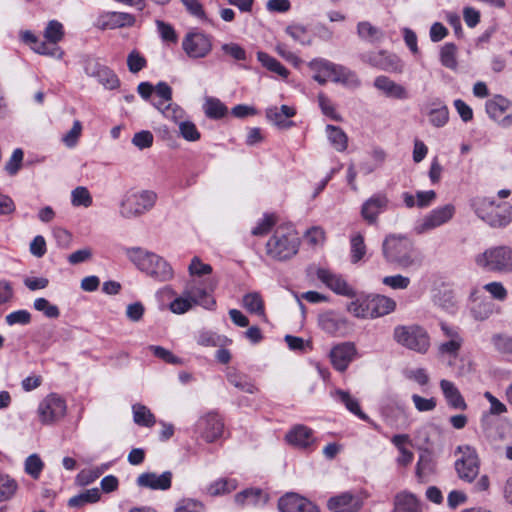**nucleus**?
I'll list each match as a JSON object with an SVG mask.
<instances>
[{
	"label": "nucleus",
	"mask_w": 512,
	"mask_h": 512,
	"mask_svg": "<svg viewBox=\"0 0 512 512\" xmlns=\"http://www.w3.org/2000/svg\"><path fill=\"white\" fill-rule=\"evenodd\" d=\"M35 310L42 312L47 318L56 319L60 315L59 308L51 304L46 298H36L33 303Z\"/></svg>",
	"instance_id": "4d7b16f0"
},
{
	"label": "nucleus",
	"mask_w": 512,
	"mask_h": 512,
	"mask_svg": "<svg viewBox=\"0 0 512 512\" xmlns=\"http://www.w3.org/2000/svg\"><path fill=\"white\" fill-rule=\"evenodd\" d=\"M455 213L456 207L451 203L436 207L416 223L414 230L417 234H425L448 223Z\"/></svg>",
	"instance_id": "0eeeda50"
},
{
	"label": "nucleus",
	"mask_w": 512,
	"mask_h": 512,
	"mask_svg": "<svg viewBox=\"0 0 512 512\" xmlns=\"http://www.w3.org/2000/svg\"><path fill=\"white\" fill-rule=\"evenodd\" d=\"M491 343L495 350L512 358V336L507 334H494Z\"/></svg>",
	"instance_id": "8fccbe9b"
},
{
	"label": "nucleus",
	"mask_w": 512,
	"mask_h": 512,
	"mask_svg": "<svg viewBox=\"0 0 512 512\" xmlns=\"http://www.w3.org/2000/svg\"><path fill=\"white\" fill-rule=\"evenodd\" d=\"M300 239L292 226H279L266 243V254L273 260L285 261L298 252Z\"/></svg>",
	"instance_id": "f03ea898"
},
{
	"label": "nucleus",
	"mask_w": 512,
	"mask_h": 512,
	"mask_svg": "<svg viewBox=\"0 0 512 512\" xmlns=\"http://www.w3.org/2000/svg\"><path fill=\"white\" fill-rule=\"evenodd\" d=\"M374 87L389 98L398 100H406L409 98V93L403 85L396 83L384 75L374 79Z\"/></svg>",
	"instance_id": "a878e982"
},
{
	"label": "nucleus",
	"mask_w": 512,
	"mask_h": 512,
	"mask_svg": "<svg viewBox=\"0 0 512 512\" xmlns=\"http://www.w3.org/2000/svg\"><path fill=\"white\" fill-rule=\"evenodd\" d=\"M374 318L382 317L393 312L396 302L384 295H369Z\"/></svg>",
	"instance_id": "2f4dec72"
},
{
	"label": "nucleus",
	"mask_w": 512,
	"mask_h": 512,
	"mask_svg": "<svg viewBox=\"0 0 512 512\" xmlns=\"http://www.w3.org/2000/svg\"><path fill=\"white\" fill-rule=\"evenodd\" d=\"M382 254L388 263L403 270H417L423 264V255L404 235H387L382 243Z\"/></svg>",
	"instance_id": "f257e3e1"
},
{
	"label": "nucleus",
	"mask_w": 512,
	"mask_h": 512,
	"mask_svg": "<svg viewBox=\"0 0 512 512\" xmlns=\"http://www.w3.org/2000/svg\"><path fill=\"white\" fill-rule=\"evenodd\" d=\"M296 115V109L292 106H272L266 109L267 120L279 129H289L294 126L290 118Z\"/></svg>",
	"instance_id": "b1692460"
},
{
	"label": "nucleus",
	"mask_w": 512,
	"mask_h": 512,
	"mask_svg": "<svg viewBox=\"0 0 512 512\" xmlns=\"http://www.w3.org/2000/svg\"><path fill=\"white\" fill-rule=\"evenodd\" d=\"M440 388L449 407L465 410L467 404L456 385L446 379L440 381Z\"/></svg>",
	"instance_id": "bb28decb"
},
{
	"label": "nucleus",
	"mask_w": 512,
	"mask_h": 512,
	"mask_svg": "<svg viewBox=\"0 0 512 512\" xmlns=\"http://www.w3.org/2000/svg\"><path fill=\"white\" fill-rule=\"evenodd\" d=\"M188 271L192 277H201L211 274L213 269L211 265L203 263L199 257L195 256L189 264Z\"/></svg>",
	"instance_id": "bf43d9fd"
},
{
	"label": "nucleus",
	"mask_w": 512,
	"mask_h": 512,
	"mask_svg": "<svg viewBox=\"0 0 512 512\" xmlns=\"http://www.w3.org/2000/svg\"><path fill=\"white\" fill-rule=\"evenodd\" d=\"M128 258L138 267L157 281H168L173 277V270L162 257L144 251L141 248L127 249Z\"/></svg>",
	"instance_id": "7ed1b4c3"
},
{
	"label": "nucleus",
	"mask_w": 512,
	"mask_h": 512,
	"mask_svg": "<svg viewBox=\"0 0 512 512\" xmlns=\"http://www.w3.org/2000/svg\"><path fill=\"white\" fill-rule=\"evenodd\" d=\"M92 196L89 190L84 186H78L71 192V204L74 207L83 206L88 208L92 205Z\"/></svg>",
	"instance_id": "603ef678"
},
{
	"label": "nucleus",
	"mask_w": 512,
	"mask_h": 512,
	"mask_svg": "<svg viewBox=\"0 0 512 512\" xmlns=\"http://www.w3.org/2000/svg\"><path fill=\"white\" fill-rule=\"evenodd\" d=\"M203 108L206 116L211 119H220L227 113V107L219 99L214 97H207Z\"/></svg>",
	"instance_id": "79ce46f5"
},
{
	"label": "nucleus",
	"mask_w": 512,
	"mask_h": 512,
	"mask_svg": "<svg viewBox=\"0 0 512 512\" xmlns=\"http://www.w3.org/2000/svg\"><path fill=\"white\" fill-rule=\"evenodd\" d=\"M135 17L125 12H104L98 16L95 26L100 30L131 27L135 24Z\"/></svg>",
	"instance_id": "6ab92c4d"
},
{
	"label": "nucleus",
	"mask_w": 512,
	"mask_h": 512,
	"mask_svg": "<svg viewBox=\"0 0 512 512\" xmlns=\"http://www.w3.org/2000/svg\"><path fill=\"white\" fill-rule=\"evenodd\" d=\"M482 260L490 270L510 272L512 271V248L498 246L488 249L482 254Z\"/></svg>",
	"instance_id": "f8f14e48"
},
{
	"label": "nucleus",
	"mask_w": 512,
	"mask_h": 512,
	"mask_svg": "<svg viewBox=\"0 0 512 512\" xmlns=\"http://www.w3.org/2000/svg\"><path fill=\"white\" fill-rule=\"evenodd\" d=\"M204 510L201 502L190 498L180 500L175 508V512H204Z\"/></svg>",
	"instance_id": "338daca9"
},
{
	"label": "nucleus",
	"mask_w": 512,
	"mask_h": 512,
	"mask_svg": "<svg viewBox=\"0 0 512 512\" xmlns=\"http://www.w3.org/2000/svg\"><path fill=\"white\" fill-rule=\"evenodd\" d=\"M134 422L140 426L151 427L155 424V417L151 411L142 404L132 406Z\"/></svg>",
	"instance_id": "c03bdc74"
},
{
	"label": "nucleus",
	"mask_w": 512,
	"mask_h": 512,
	"mask_svg": "<svg viewBox=\"0 0 512 512\" xmlns=\"http://www.w3.org/2000/svg\"><path fill=\"white\" fill-rule=\"evenodd\" d=\"M367 248L364 242V236L357 232L350 236V256L352 263H358L361 261L365 254Z\"/></svg>",
	"instance_id": "a19ab883"
},
{
	"label": "nucleus",
	"mask_w": 512,
	"mask_h": 512,
	"mask_svg": "<svg viewBox=\"0 0 512 512\" xmlns=\"http://www.w3.org/2000/svg\"><path fill=\"white\" fill-rule=\"evenodd\" d=\"M361 60L372 67L388 72H401L403 68L400 59L385 50L364 53L361 55Z\"/></svg>",
	"instance_id": "2eb2a0df"
},
{
	"label": "nucleus",
	"mask_w": 512,
	"mask_h": 512,
	"mask_svg": "<svg viewBox=\"0 0 512 512\" xmlns=\"http://www.w3.org/2000/svg\"><path fill=\"white\" fill-rule=\"evenodd\" d=\"M394 339L400 345L415 352L425 354L430 348V337L420 326H397Z\"/></svg>",
	"instance_id": "39448f33"
},
{
	"label": "nucleus",
	"mask_w": 512,
	"mask_h": 512,
	"mask_svg": "<svg viewBox=\"0 0 512 512\" xmlns=\"http://www.w3.org/2000/svg\"><path fill=\"white\" fill-rule=\"evenodd\" d=\"M326 132L331 145L339 152H343L347 148L348 138L345 132L337 126L327 125Z\"/></svg>",
	"instance_id": "58836bf2"
},
{
	"label": "nucleus",
	"mask_w": 512,
	"mask_h": 512,
	"mask_svg": "<svg viewBox=\"0 0 512 512\" xmlns=\"http://www.w3.org/2000/svg\"><path fill=\"white\" fill-rule=\"evenodd\" d=\"M216 281L207 279L205 281L206 287H201L195 280L187 284L185 288V295H187L192 302L193 306L200 305L205 309L212 310L215 307V300L211 297L208 291H213L216 287Z\"/></svg>",
	"instance_id": "4468645a"
},
{
	"label": "nucleus",
	"mask_w": 512,
	"mask_h": 512,
	"mask_svg": "<svg viewBox=\"0 0 512 512\" xmlns=\"http://www.w3.org/2000/svg\"><path fill=\"white\" fill-rule=\"evenodd\" d=\"M333 397L343 403L345 407L362 420H368V416L362 412L357 399L353 398L348 392L337 389L333 392Z\"/></svg>",
	"instance_id": "c9c22d12"
},
{
	"label": "nucleus",
	"mask_w": 512,
	"mask_h": 512,
	"mask_svg": "<svg viewBox=\"0 0 512 512\" xmlns=\"http://www.w3.org/2000/svg\"><path fill=\"white\" fill-rule=\"evenodd\" d=\"M286 33L294 39L296 42H299L302 45H310L312 40L311 36L308 33V30L305 26L300 24L289 25L286 28Z\"/></svg>",
	"instance_id": "6e6d98bb"
},
{
	"label": "nucleus",
	"mask_w": 512,
	"mask_h": 512,
	"mask_svg": "<svg viewBox=\"0 0 512 512\" xmlns=\"http://www.w3.org/2000/svg\"><path fill=\"white\" fill-rule=\"evenodd\" d=\"M84 70L88 76L96 78L107 89L113 90L120 85L117 75L94 59L86 60Z\"/></svg>",
	"instance_id": "dca6fc26"
},
{
	"label": "nucleus",
	"mask_w": 512,
	"mask_h": 512,
	"mask_svg": "<svg viewBox=\"0 0 512 512\" xmlns=\"http://www.w3.org/2000/svg\"><path fill=\"white\" fill-rule=\"evenodd\" d=\"M157 26V31L164 42L168 43H176L177 42V34L175 29L168 23L162 20L155 21Z\"/></svg>",
	"instance_id": "052dcab7"
},
{
	"label": "nucleus",
	"mask_w": 512,
	"mask_h": 512,
	"mask_svg": "<svg viewBox=\"0 0 512 512\" xmlns=\"http://www.w3.org/2000/svg\"><path fill=\"white\" fill-rule=\"evenodd\" d=\"M357 34L360 39L371 44L380 42L384 38V32L368 21L357 24Z\"/></svg>",
	"instance_id": "72a5a7b5"
},
{
	"label": "nucleus",
	"mask_w": 512,
	"mask_h": 512,
	"mask_svg": "<svg viewBox=\"0 0 512 512\" xmlns=\"http://www.w3.org/2000/svg\"><path fill=\"white\" fill-rule=\"evenodd\" d=\"M44 468V463L36 453L29 455L24 463L25 472L33 479H38Z\"/></svg>",
	"instance_id": "5fc2aeb1"
},
{
	"label": "nucleus",
	"mask_w": 512,
	"mask_h": 512,
	"mask_svg": "<svg viewBox=\"0 0 512 512\" xmlns=\"http://www.w3.org/2000/svg\"><path fill=\"white\" fill-rule=\"evenodd\" d=\"M172 478L173 474L171 471H164L161 474L144 472L137 477L136 484L140 488L166 491L171 488Z\"/></svg>",
	"instance_id": "aec40b11"
},
{
	"label": "nucleus",
	"mask_w": 512,
	"mask_h": 512,
	"mask_svg": "<svg viewBox=\"0 0 512 512\" xmlns=\"http://www.w3.org/2000/svg\"><path fill=\"white\" fill-rule=\"evenodd\" d=\"M316 275L317 278L334 293L350 298L356 296L354 288L348 284L342 275L333 273L332 271L325 268L317 269Z\"/></svg>",
	"instance_id": "f3484780"
},
{
	"label": "nucleus",
	"mask_w": 512,
	"mask_h": 512,
	"mask_svg": "<svg viewBox=\"0 0 512 512\" xmlns=\"http://www.w3.org/2000/svg\"><path fill=\"white\" fill-rule=\"evenodd\" d=\"M357 353L356 347L352 342H344L334 346L330 351V359L333 367L343 372L353 361Z\"/></svg>",
	"instance_id": "412c9836"
},
{
	"label": "nucleus",
	"mask_w": 512,
	"mask_h": 512,
	"mask_svg": "<svg viewBox=\"0 0 512 512\" xmlns=\"http://www.w3.org/2000/svg\"><path fill=\"white\" fill-rule=\"evenodd\" d=\"M182 48L190 58H204L212 50V41L202 32H189L182 41Z\"/></svg>",
	"instance_id": "ddd939ff"
},
{
	"label": "nucleus",
	"mask_w": 512,
	"mask_h": 512,
	"mask_svg": "<svg viewBox=\"0 0 512 512\" xmlns=\"http://www.w3.org/2000/svg\"><path fill=\"white\" fill-rule=\"evenodd\" d=\"M318 324L324 332L331 335L344 336L350 329L348 319L334 311L319 315Z\"/></svg>",
	"instance_id": "a211bd4d"
},
{
	"label": "nucleus",
	"mask_w": 512,
	"mask_h": 512,
	"mask_svg": "<svg viewBox=\"0 0 512 512\" xmlns=\"http://www.w3.org/2000/svg\"><path fill=\"white\" fill-rule=\"evenodd\" d=\"M268 501L266 494L259 488H248L235 495V502L240 506L265 504Z\"/></svg>",
	"instance_id": "c756f323"
},
{
	"label": "nucleus",
	"mask_w": 512,
	"mask_h": 512,
	"mask_svg": "<svg viewBox=\"0 0 512 512\" xmlns=\"http://www.w3.org/2000/svg\"><path fill=\"white\" fill-rule=\"evenodd\" d=\"M482 210L485 220L491 227H504L512 221V205L505 201L496 203L488 198L482 199Z\"/></svg>",
	"instance_id": "6e6552de"
},
{
	"label": "nucleus",
	"mask_w": 512,
	"mask_h": 512,
	"mask_svg": "<svg viewBox=\"0 0 512 512\" xmlns=\"http://www.w3.org/2000/svg\"><path fill=\"white\" fill-rule=\"evenodd\" d=\"M286 439L290 444L297 446L299 448H308L315 441L312 429L304 425L295 426L286 435Z\"/></svg>",
	"instance_id": "c85d7f7f"
},
{
	"label": "nucleus",
	"mask_w": 512,
	"mask_h": 512,
	"mask_svg": "<svg viewBox=\"0 0 512 512\" xmlns=\"http://www.w3.org/2000/svg\"><path fill=\"white\" fill-rule=\"evenodd\" d=\"M195 432L207 443H212L222 437L224 422L217 412L202 415L195 423Z\"/></svg>",
	"instance_id": "1a4fd4ad"
},
{
	"label": "nucleus",
	"mask_w": 512,
	"mask_h": 512,
	"mask_svg": "<svg viewBox=\"0 0 512 512\" xmlns=\"http://www.w3.org/2000/svg\"><path fill=\"white\" fill-rule=\"evenodd\" d=\"M411 399L416 410L419 412H430L437 406V401L434 397L424 398L418 394H413Z\"/></svg>",
	"instance_id": "e2e57ef3"
},
{
	"label": "nucleus",
	"mask_w": 512,
	"mask_h": 512,
	"mask_svg": "<svg viewBox=\"0 0 512 512\" xmlns=\"http://www.w3.org/2000/svg\"><path fill=\"white\" fill-rule=\"evenodd\" d=\"M389 200L385 194H375L361 207V216L368 224H375L378 216L386 210Z\"/></svg>",
	"instance_id": "5701e85b"
},
{
	"label": "nucleus",
	"mask_w": 512,
	"mask_h": 512,
	"mask_svg": "<svg viewBox=\"0 0 512 512\" xmlns=\"http://www.w3.org/2000/svg\"><path fill=\"white\" fill-rule=\"evenodd\" d=\"M488 117L502 127L512 125V102L502 95H495L485 103Z\"/></svg>",
	"instance_id": "9b49d317"
},
{
	"label": "nucleus",
	"mask_w": 512,
	"mask_h": 512,
	"mask_svg": "<svg viewBox=\"0 0 512 512\" xmlns=\"http://www.w3.org/2000/svg\"><path fill=\"white\" fill-rule=\"evenodd\" d=\"M280 512H318V508L306 498L296 494L287 493L278 501Z\"/></svg>",
	"instance_id": "4be33fe9"
},
{
	"label": "nucleus",
	"mask_w": 512,
	"mask_h": 512,
	"mask_svg": "<svg viewBox=\"0 0 512 512\" xmlns=\"http://www.w3.org/2000/svg\"><path fill=\"white\" fill-rule=\"evenodd\" d=\"M147 61L138 51L133 50L128 54L127 66L131 73L136 74L145 68Z\"/></svg>",
	"instance_id": "680f3d73"
},
{
	"label": "nucleus",
	"mask_w": 512,
	"mask_h": 512,
	"mask_svg": "<svg viewBox=\"0 0 512 512\" xmlns=\"http://www.w3.org/2000/svg\"><path fill=\"white\" fill-rule=\"evenodd\" d=\"M64 37L63 25L57 20H51L48 22L44 30V38L50 44L56 46Z\"/></svg>",
	"instance_id": "09e8293b"
},
{
	"label": "nucleus",
	"mask_w": 512,
	"mask_h": 512,
	"mask_svg": "<svg viewBox=\"0 0 512 512\" xmlns=\"http://www.w3.org/2000/svg\"><path fill=\"white\" fill-rule=\"evenodd\" d=\"M243 307L251 314L258 316H265L264 301L260 293L250 292L243 296L242 299Z\"/></svg>",
	"instance_id": "e433bc0d"
},
{
	"label": "nucleus",
	"mask_w": 512,
	"mask_h": 512,
	"mask_svg": "<svg viewBox=\"0 0 512 512\" xmlns=\"http://www.w3.org/2000/svg\"><path fill=\"white\" fill-rule=\"evenodd\" d=\"M18 489V484L15 479L7 474L0 476V502L11 499Z\"/></svg>",
	"instance_id": "de8ad7c7"
},
{
	"label": "nucleus",
	"mask_w": 512,
	"mask_h": 512,
	"mask_svg": "<svg viewBox=\"0 0 512 512\" xmlns=\"http://www.w3.org/2000/svg\"><path fill=\"white\" fill-rule=\"evenodd\" d=\"M157 95L161 98V101L154 103V106L161 110L172 99V89L166 82H159L155 87Z\"/></svg>",
	"instance_id": "0e129e2a"
},
{
	"label": "nucleus",
	"mask_w": 512,
	"mask_h": 512,
	"mask_svg": "<svg viewBox=\"0 0 512 512\" xmlns=\"http://www.w3.org/2000/svg\"><path fill=\"white\" fill-rule=\"evenodd\" d=\"M257 59L270 72L277 74L282 79L288 78L289 71L274 57L265 52H258Z\"/></svg>",
	"instance_id": "4c0bfd02"
},
{
	"label": "nucleus",
	"mask_w": 512,
	"mask_h": 512,
	"mask_svg": "<svg viewBox=\"0 0 512 512\" xmlns=\"http://www.w3.org/2000/svg\"><path fill=\"white\" fill-rule=\"evenodd\" d=\"M371 300L368 296H360L347 305V311L357 318L374 319Z\"/></svg>",
	"instance_id": "7c9ffc66"
},
{
	"label": "nucleus",
	"mask_w": 512,
	"mask_h": 512,
	"mask_svg": "<svg viewBox=\"0 0 512 512\" xmlns=\"http://www.w3.org/2000/svg\"><path fill=\"white\" fill-rule=\"evenodd\" d=\"M237 488V481L235 479H218L211 483L207 488V492L211 496H218L224 493H230Z\"/></svg>",
	"instance_id": "a18cd8bd"
},
{
	"label": "nucleus",
	"mask_w": 512,
	"mask_h": 512,
	"mask_svg": "<svg viewBox=\"0 0 512 512\" xmlns=\"http://www.w3.org/2000/svg\"><path fill=\"white\" fill-rule=\"evenodd\" d=\"M393 512H422V509L415 494L401 491L394 497Z\"/></svg>",
	"instance_id": "cd10ccee"
},
{
	"label": "nucleus",
	"mask_w": 512,
	"mask_h": 512,
	"mask_svg": "<svg viewBox=\"0 0 512 512\" xmlns=\"http://www.w3.org/2000/svg\"><path fill=\"white\" fill-rule=\"evenodd\" d=\"M456 51L457 48L453 43H446L440 51V61L443 66L449 68L451 70H456L457 68V60H456Z\"/></svg>",
	"instance_id": "864d4df0"
},
{
	"label": "nucleus",
	"mask_w": 512,
	"mask_h": 512,
	"mask_svg": "<svg viewBox=\"0 0 512 512\" xmlns=\"http://www.w3.org/2000/svg\"><path fill=\"white\" fill-rule=\"evenodd\" d=\"M458 451L461 458L455 462V469L458 477L466 482H472L479 474V459L477 451L469 446H459Z\"/></svg>",
	"instance_id": "9d476101"
},
{
	"label": "nucleus",
	"mask_w": 512,
	"mask_h": 512,
	"mask_svg": "<svg viewBox=\"0 0 512 512\" xmlns=\"http://www.w3.org/2000/svg\"><path fill=\"white\" fill-rule=\"evenodd\" d=\"M435 466V461L429 453L420 454L415 471L418 481L427 482L428 477L435 473Z\"/></svg>",
	"instance_id": "f704fd0d"
},
{
	"label": "nucleus",
	"mask_w": 512,
	"mask_h": 512,
	"mask_svg": "<svg viewBox=\"0 0 512 512\" xmlns=\"http://www.w3.org/2000/svg\"><path fill=\"white\" fill-rule=\"evenodd\" d=\"M193 307L189 297L185 295V291L181 296L177 297L170 303V310L175 314H183Z\"/></svg>",
	"instance_id": "774afa93"
},
{
	"label": "nucleus",
	"mask_w": 512,
	"mask_h": 512,
	"mask_svg": "<svg viewBox=\"0 0 512 512\" xmlns=\"http://www.w3.org/2000/svg\"><path fill=\"white\" fill-rule=\"evenodd\" d=\"M178 127L180 135L189 142L198 141L201 137L196 125L189 120L180 121Z\"/></svg>",
	"instance_id": "13d9d810"
},
{
	"label": "nucleus",
	"mask_w": 512,
	"mask_h": 512,
	"mask_svg": "<svg viewBox=\"0 0 512 512\" xmlns=\"http://www.w3.org/2000/svg\"><path fill=\"white\" fill-rule=\"evenodd\" d=\"M157 200V194L151 190L130 191L120 204V215L126 219L139 217L150 211Z\"/></svg>",
	"instance_id": "20e7f679"
},
{
	"label": "nucleus",
	"mask_w": 512,
	"mask_h": 512,
	"mask_svg": "<svg viewBox=\"0 0 512 512\" xmlns=\"http://www.w3.org/2000/svg\"><path fill=\"white\" fill-rule=\"evenodd\" d=\"M81 132L82 124L79 120H75L72 128L62 137L63 143L69 148L76 146Z\"/></svg>",
	"instance_id": "69168bd1"
},
{
	"label": "nucleus",
	"mask_w": 512,
	"mask_h": 512,
	"mask_svg": "<svg viewBox=\"0 0 512 512\" xmlns=\"http://www.w3.org/2000/svg\"><path fill=\"white\" fill-rule=\"evenodd\" d=\"M328 509L331 512H357L362 503L358 497L350 492H344L331 497L327 502Z\"/></svg>",
	"instance_id": "393cba45"
},
{
	"label": "nucleus",
	"mask_w": 512,
	"mask_h": 512,
	"mask_svg": "<svg viewBox=\"0 0 512 512\" xmlns=\"http://www.w3.org/2000/svg\"><path fill=\"white\" fill-rule=\"evenodd\" d=\"M332 81L352 89L358 88L361 84L359 77L354 71L339 64H337V67L334 71Z\"/></svg>",
	"instance_id": "473e14b6"
},
{
	"label": "nucleus",
	"mask_w": 512,
	"mask_h": 512,
	"mask_svg": "<svg viewBox=\"0 0 512 512\" xmlns=\"http://www.w3.org/2000/svg\"><path fill=\"white\" fill-rule=\"evenodd\" d=\"M308 67L313 72H319L325 75L326 77L330 78V80L332 81V77L337 67V64L323 58H316L308 63Z\"/></svg>",
	"instance_id": "3c124183"
},
{
	"label": "nucleus",
	"mask_w": 512,
	"mask_h": 512,
	"mask_svg": "<svg viewBox=\"0 0 512 512\" xmlns=\"http://www.w3.org/2000/svg\"><path fill=\"white\" fill-rule=\"evenodd\" d=\"M463 344V339H457V340H447L443 343H441L438 347V353L440 357H447L448 364L451 365L452 358H456L458 356L459 350Z\"/></svg>",
	"instance_id": "49530a36"
},
{
	"label": "nucleus",
	"mask_w": 512,
	"mask_h": 512,
	"mask_svg": "<svg viewBox=\"0 0 512 512\" xmlns=\"http://www.w3.org/2000/svg\"><path fill=\"white\" fill-rule=\"evenodd\" d=\"M100 499L98 488L88 489L83 493L73 496L69 499L68 505L73 508H80L89 503H95Z\"/></svg>",
	"instance_id": "37998d69"
},
{
	"label": "nucleus",
	"mask_w": 512,
	"mask_h": 512,
	"mask_svg": "<svg viewBox=\"0 0 512 512\" xmlns=\"http://www.w3.org/2000/svg\"><path fill=\"white\" fill-rule=\"evenodd\" d=\"M227 380L231 385L243 392L254 394L257 391L256 386L251 382L248 376L237 373L234 370L227 373Z\"/></svg>",
	"instance_id": "ea45409f"
},
{
	"label": "nucleus",
	"mask_w": 512,
	"mask_h": 512,
	"mask_svg": "<svg viewBox=\"0 0 512 512\" xmlns=\"http://www.w3.org/2000/svg\"><path fill=\"white\" fill-rule=\"evenodd\" d=\"M67 412L66 401L56 393H50L43 398L37 408L39 421L43 425H52L60 421Z\"/></svg>",
	"instance_id": "423d86ee"
}]
</instances>
